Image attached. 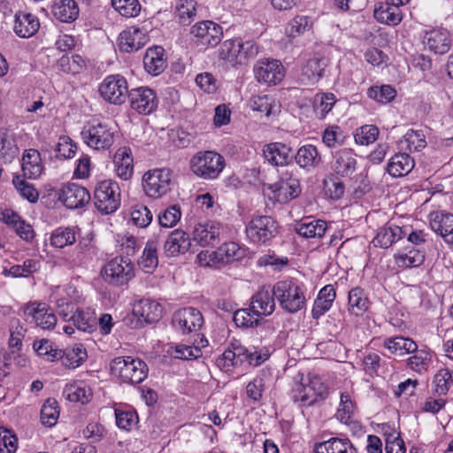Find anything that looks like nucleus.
<instances>
[{
    "mask_svg": "<svg viewBox=\"0 0 453 453\" xmlns=\"http://www.w3.org/2000/svg\"><path fill=\"white\" fill-rule=\"evenodd\" d=\"M327 392L326 384L315 374L302 375L292 389V399L301 407L313 405Z\"/></svg>",
    "mask_w": 453,
    "mask_h": 453,
    "instance_id": "nucleus-2",
    "label": "nucleus"
},
{
    "mask_svg": "<svg viewBox=\"0 0 453 453\" xmlns=\"http://www.w3.org/2000/svg\"><path fill=\"white\" fill-rule=\"evenodd\" d=\"M101 97L107 103L120 105L128 95L127 80L120 74L106 76L98 88Z\"/></svg>",
    "mask_w": 453,
    "mask_h": 453,
    "instance_id": "nucleus-11",
    "label": "nucleus"
},
{
    "mask_svg": "<svg viewBox=\"0 0 453 453\" xmlns=\"http://www.w3.org/2000/svg\"><path fill=\"white\" fill-rule=\"evenodd\" d=\"M157 242L156 241H148L142 256L139 260V266L146 273H151L157 268Z\"/></svg>",
    "mask_w": 453,
    "mask_h": 453,
    "instance_id": "nucleus-43",
    "label": "nucleus"
},
{
    "mask_svg": "<svg viewBox=\"0 0 453 453\" xmlns=\"http://www.w3.org/2000/svg\"><path fill=\"white\" fill-rule=\"evenodd\" d=\"M111 5L120 15L127 18L138 16L142 8L138 0H111Z\"/></svg>",
    "mask_w": 453,
    "mask_h": 453,
    "instance_id": "nucleus-57",
    "label": "nucleus"
},
{
    "mask_svg": "<svg viewBox=\"0 0 453 453\" xmlns=\"http://www.w3.org/2000/svg\"><path fill=\"white\" fill-rule=\"evenodd\" d=\"M127 97L131 109L139 114L149 115L157 109L158 104L155 91L148 87L133 88Z\"/></svg>",
    "mask_w": 453,
    "mask_h": 453,
    "instance_id": "nucleus-15",
    "label": "nucleus"
},
{
    "mask_svg": "<svg viewBox=\"0 0 453 453\" xmlns=\"http://www.w3.org/2000/svg\"><path fill=\"white\" fill-rule=\"evenodd\" d=\"M367 96L378 103L387 104L395 97L396 91L390 85L375 86L368 89Z\"/></svg>",
    "mask_w": 453,
    "mask_h": 453,
    "instance_id": "nucleus-59",
    "label": "nucleus"
},
{
    "mask_svg": "<svg viewBox=\"0 0 453 453\" xmlns=\"http://www.w3.org/2000/svg\"><path fill=\"white\" fill-rule=\"evenodd\" d=\"M332 170L341 177L350 176L357 169L356 155L350 149H342L334 152Z\"/></svg>",
    "mask_w": 453,
    "mask_h": 453,
    "instance_id": "nucleus-21",
    "label": "nucleus"
},
{
    "mask_svg": "<svg viewBox=\"0 0 453 453\" xmlns=\"http://www.w3.org/2000/svg\"><path fill=\"white\" fill-rule=\"evenodd\" d=\"M270 189L280 203H287L301 194L299 180L288 171L282 173L280 180L271 185Z\"/></svg>",
    "mask_w": 453,
    "mask_h": 453,
    "instance_id": "nucleus-16",
    "label": "nucleus"
},
{
    "mask_svg": "<svg viewBox=\"0 0 453 453\" xmlns=\"http://www.w3.org/2000/svg\"><path fill=\"white\" fill-rule=\"evenodd\" d=\"M354 449L347 439L331 438L316 445V453H353Z\"/></svg>",
    "mask_w": 453,
    "mask_h": 453,
    "instance_id": "nucleus-41",
    "label": "nucleus"
},
{
    "mask_svg": "<svg viewBox=\"0 0 453 453\" xmlns=\"http://www.w3.org/2000/svg\"><path fill=\"white\" fill-rule=\"evenodd\" d=\"M295 160L301 168L311 171L320 164L321 156L314 145L307 144L298 149Z\"/></svg>",
    "mask_w": 453,
    "mask_h": 453,
    "instance_id": "nucleus-32",
    "label": "nucleus"
},
{
    "mask_svg": "<svg viewBox=\"0 0 453 453\" xmlns=\"http://www.w3.org/2000/svg\"><path fill=\"white\" fill-rule=\"evenodd\" d=\"M337 102L333 93H318L312 100L313 112L318 119H325Z\"/></svg>",
    "mask_w": 453,
    "mask_h": 453,
    "instance_id": "nucleus-37",
    "label": "nucleus"
},
{
    "mask_svg": "<svg viewBox=\"0 0 453 453\" xmlns=\"http://www.w3.org/2000/svg\"><path fill=\"white\" fill-rule=\"evenodd\" d=\"M190 170L203 180H215L223 172L226 161L222 155L214 150L196 153L189 162Z\"/></svg>",
    "mask_w": 453,
    "mask_h": 453,
    "instance_id": "nucleus-3",
    "label": "nucleus"
},
{
    "mask_svg": "<svg viewBox=\"0 0 453 453\" xmlns=\"http://www.w3.org/2000/svg\"><path fill=\"white\" fill-rule=\"evenodd\" d=\"M268 357L269 353L267 351L265 353H258L256 350L252 352L235 341L231 343V347L226 349L216 362L222 371L229 372L244 361L251 365L257 366L267 360Z\"/></svg>",
    "mask_w": 453,
    "mask_h": 453,
    "instance_id": "nucleus-1",
    "label": "nucleus"
},
{
    "mask_svg": "<svg viewBox=\"0 0 453 453\" xmlns=\"http://www.w3.org/2000/svg\"><path fill=\"white\" fill-rule=\"evenodd\" d=\"M265 160L273 166H285L293 159L292 148L286 143L274 142L263 147Z\"/></svg>",
    "mask_w": 453,
    "mask_h": 453,
    "instance_id": "nucleus-19",
    "label": "nucleus"
},
{
    "mask_svg": "<svg viewBox=\"0 0 453 453\" xmlns=\"http://www.w3.org/2000/svg\"><path fill=\"white\" fill-rule=\"evenodd\" d=\"M224 226L216 221H206L198 223L193 230V240L201 246L214 245L219 240Z\"/></svg>",
    "mask_w": 453,
    "mask_h": 453,
    "instance_id": "nucleus-18",
    "label": "nucleus"
},
{
    "mask_svg": "<svg viewBox=\"0 0 453 453\" xmlns=\"http://www.w3.org/2000/svg\"><path fill=\"white\" fill-rule=\"evenodd\" d=\"M74 231L70 227H58L51 234L50 242L56 248H64L75 242Z\"/></svg>",
    "mask_w": 453,
    "mask_h": 453,
    "instance_id": "nucleus-58",
    "label": "nucleus"
},
{
    "mask_svg": "<svg viewBox=\"0 0 453 453\" xmlns=\"http://www.w3.org/2000/svg\"><path fill=\"white\" fill-rule=\"evenodd\" d=\"M117 426L123 430L129 431L138 423V416L133 410H115Z\"/></svg>",
    "mask_w": 453,
    "mask_h": 453,
    "instance_id": "nucleus-64",
    "label": "nucleus"
},
{
    "mask_svg": "<svg viewBox=\"0 0 453 453\" xmlns=\"http://www.w3.org/2000/svg\"><path fill=\"white\" fill-rule=\"evenodd\" d=\"M336 296L335 290L332 285H326L320 289L317 299L314 302V309L321 311H327L332 307L333 302Z\"/></svg>",
    "mask_w": 453,
    "mask_h": 453,
    "instance_id": "nucleus-60",
    "label": "nucleus"
},
{
    "mask_svg": "<svg viewBox=\"0 0 453 453\" xmlns=\"http://www.w3.org/2000/svg\"><path fill=\"white\" fill-rule=\"evenodd\" d=\"M431 228L439 234L445 242L453 245V214L441 211L430 214Z\"/></svg>",
    "mask_w": 453,
    "mask_h": 453,
    "instance_id": "nucleus-23",
    "label": "nucleus"
},
{
    "mask_svg": "<svg viewBox=\"0 0 453 453\" xmlns=\"http://www.w3.org/2000/svg\"><path fill=\"white\" fill-rule=\"evenodd\" d=\"M273 294L280 307L286 311H299L305 308L303 290L292 280H281L275 284Z\"/></svg>",
    "mask_w": 453,
    "mask_h": 453,
    "instance_id": "nucleus-7",
    "label": "nucleus"
},
{
    "mask_svg": "<svg viewBox=\"0 0 453 453\" xmlns=\"http://www.w3.org/2000/svg\"><path fill=\"white\" fill-rule=\"evenodd\" d=\"M425 261V253L417 249H412L407 253L397 254L395 256V262L398 267L408 268L417 267Z\"/></svg>",
    "mask_w": 453,
    "mask_h": 453,
    "instance_id": "nucleus-48",
    "label": "nucleus"
},
{
    "mask_svg": "<svg viewBox=\"0 0 453 453\" xmlns=\"http://www.w3.org/2000/svg\"><path fill=\"white\" fill-rule=\"evenodd\" d=\"M190 35L197 46L214 47L221 41L223 30L219 24L211 20H203L192 26Z\"/></svg>",
    "mask_w": 453,
    "mask_h": 453,
    "instance_id": "nucleus-13",
    "label": "nucleus"
},
{
    "mask_svg": "<svg viewBox=\"0 0 453 453\" xmlns=\"http://www.w3.org/2000/svg\"><path fill=\"white\" fill-rule=\"evenodd\" d=\"M64 395L71 402L87 403L92 397L90 388L83 381H76L65 386Z\"/></svg>",
    "mask_w": 453,
    "mask_h": 453,
    "instance_id": "nucleus-40",
    "label": "nucleus"
},
{
    "mask_svg": "<svg viewBox=\"0 0 453 453\" xmlns=\"http://www.w3.org/2000/svg\"><path fill=\"white\" fill-rule=\"evenodd\" d=\"M402 147L412 151H419L426 146V136L423 131L410 130L403 136L401 142Z\"/></svg>",
    "mask_w": 453,
    "mask_h": 453,
    "instance_id": "nucleus-52",
    "label": "nucleus"
},
{
    "mask_svg": "<svg viewBox=\"0 0 453 453\" xmlns=\"http://www.w3.org/2000/svg\"><path fill=\"white\" fill-rule=\"evenodd\" d=\"M61 71L67 73H80L86 66V62L80 55L63 56L58 60Z\"/></svg>",
    "mask_w": 453,
    "mask_h": 453,
    "instance_id": "nucleus-53",
    "label": "nucleus"
},
{
    "mask_svg": "<svg viewBox=\"0 0 453 453\" xmlns=\"http://www.w3.org/2000/svg\"><path fill=\"white\" fill-rule=\"evenodd\" d=\"M83 142L94 150H107L114 142V132L106 123L88 121L81 133Z\"/></svg>",
    "mask_w": 453,
    "mask_h": 453,
    "instance_id": "nucleus-6",
    "label": "nucleus"
},
{
    "mask_svg": "<svg viewBox=\"0 0 453 453\" xmlns=\"http://www.w3.org/2000/svg\"><path fill=\"white\" fill-rule=\"evenodd\" d=\"M203 323V313H178L173 320V326L182 334H189L199 329Z\"/></svg>",
    "mask_w": 453,
    "mask_h": 453,
    "instance_id": "nucleus-38",
    "label": "nucleus"
},
{
    "mask_svg": "<svg viewBox=\"0 0 453 453\" xmlns=\"http://www.w3.org/2000/svg\"><path fill=\"white\" fill-rule=\"evenodd\" d=\"M370 303L367 294L363 288L356 287L349 292V305L351 309L366 311Z\"/></svg>",
    "mask_w": 453,
    "mask_h": 453,
    "instance_id": "nucleus-63",
    "label": "nucleus"
},
{
    "mask_svg": "<svg viewBox=\"0 0 453 453\" xmlns=\"http://www.w3.org/2000/svg\"><path fill=\"white\" fill-rule=\"evenodd\" d=\"M191 246L189 235L180 229L173 231L165 242L164 249L167 256L174 257L186 253Z\"/></svg>",
    "mask_w": 453,
    "mask_h": 453,
    "instance_id": "nucleus-26",
    "label": "nucleus"
},
{
    "mask_svg": "<svg viewBox=\"0 0 453 453\" xmlns=\"http://www.w3.org/2000/svg\"><path fill=\"white\" fill-rule=\"evenodd\" d=\"M274 296L273 291L271 292L265 288L260 289L251 299L250 311H258V310L273 311L275 309Z\"/></svg>",
    "mask_w": 453,
    "mask_h": 453,
    "instance_id": "nucleus-45",
    "label": "nucleus"
},
{
    "mask_svg": "<svg viewBox=\"0 0 453 453\" xmlns=\"http://www.w3.org/2000/svg\"><path fill=\"white\" fill-rule=\"evenodd\" d=\"M172 171L169 168H156L144 173L142 187L145 194L153 198H159L170 190Z\"/></svg>",
    "mask_w": 453,
    "mask_h": 453,
    "instance_id": "nucleus-10",
    "label": "nucleus"
},
{
    "mask_svg": "<svg viewBox=\"0 0 453 453\" xmlns=\"http://www.w3.org/2000/svg\"><path fill=\"white\" fill-rule=\"evenodd\" d=\"M176 15L182 25H189L196 16L195 0H180L176 6Z\"/></svg>",
    "mask_w": 453,
    "mask_h": 453,
    "instance_id": "nucleus-50",
    "label": "nucleus"
},
{
    "mask_svg": "<svg viewBox=\"0 0 453 453\" xmlns=\"http://www.w3.org/2000/svg\"><path fill=\"white\" fill-rule=\"evenodd\" d=\"M426 48L435 54H445L451 47V39L448 31L433 29L426 31L423 36Z\"/></svg>",
    "mask_w": 453,
    "mask_h": 453,
    "instance_id": "nucleus-25",
    "label": "nucleus"
},
{
    "mask_svg": "<svg viewBox=\"0 0 453 453\" xmlns=\"http://www.w3.org/2000/svg\"><path fill=\"white\" fill-rule=\"evenodd\" d=\"M39 267L40 263L38 260L27 259L22 265H15L11 268H4L2 273L5 277H28L33 273L37 272Z\"/></svg>",
    "mask_w": 453,
    "mask_h": 453,
    "instance_id": "nucleus-47",
    "label": "nucleus"
},
{
    "mask_svg": "<svg viewBox=\"0 0 453 453\" xmlns=\"http://www.w3.org/2000/svg\"><path fill=\"white\" fill-rule=\"evenodd\" d=\"M384 346L391 353L403 356L413 353L417 350L418 346L415 342L410 338L394 337L385 340Z\"/></svg>",
    "mask_w": 453,
    "mask_h": 453,
    "instance_id": "nucleus-42",
    "label": "nucleus"
},
{
    "mask_svg": "<svg viewBox=\"0 0 453 453\" xmlns=\"http://www.w3.org/2000/svg\"><path fill=\"white\" fill-rule=\"evenodd\" d=\"M111 372L124 382L138 384L148 375L146 364L131 357H119L111 363Z\"/></svg>",
    "mask_w": 453,
    "mask_h": 453,
    "instance_id": "nucleus-4",
    "label": "nucleus"
},
{
    "mask_svg": "<svg viewBox=\"0 0 453 453\" xmlns=\"http://www.w3.org/2000/svg\"><path fill=\"white\" fill-rule=\"evenodd\" d=\"M164 51L160 46L147 49L143 57V65L149 73L157 76L165 69L166 61L164 58Z\"/></svg>",
    "mask_w": 453,
    "mask_h": 453,
    "instance_id": "nucleus-29",
    "label": "nucleus"
},
{
    "mask_svg": "<svg viewBox=\"0 0 453 453\" xmlns=\"http://www.w3.org/2000/svg\"><path fill=\"white\" fill-rule=\"evenodd\" d=\"M88 358L87 350L81 343H75L73 346L62 350V363L65 367L77 368Z\"/></svg>",
    "mask_w": 453,
    "mask_h": 453,
    "instance_id": "nucleus-35",
    "label": "nucleus"
},
{
    "mask_svg": "<svg viewBox=\"0 0 453 453\" xmlns=\"http://www.w3.org/2000/svg\"><path fill=\"white\" fill-rule=\"evenodd\" d=\"M245 250L234 242H226L214 251L201 252L198 259L206 266H219L242 259Z\"/></svg>",
    "mask_w": 453,
    "mask_h": 453,
    "instance_id": "nucleus-8",
    "label": "nucleus"
},
{
    "mask_svg": "<svg viewBox=\"0 0 453 453\" xmlns=\"http://www.w3.org/2000/svg\"><path fill=\"white\" fill-rule=\"evenodd\" d=\"M254 77L261 84L275 86L285 77V68L277 59L263 58L256 62L253 67Z\"/></svg>",
    "mask_w": 453,
    "mask_h": 453,
    "instance_id": "nucleus-12",
    "label": "nucleus"
},
{
    "mask_svg": "<svg viewBox=\"0 0 453 453\" xmlns=\"http://www.w3.org/2000/svg\"><path fill=\"white\" fill-rule=\"evenodd\" d=\"M145 33L136 27H129L122 31L118 38L119 48L121 51L133 52L142 48L147 42Z\"/></svg>",
    "mask_w": 453,
    "mask_h": 453,
    "instance_id": "nucleus-24",
    "label": "nucleus"
},
{
    "mask_svg": "<svg viewBox=\"0 0 453 453\" xmlns=\"http://www.w3.org/2000/svg\"><path fill=\"white\" fill-rule=\"evenodd\" d=\"M407 234V226L401 227L393 222H388L377 231L372 243L375 247L387 249Z\"/></svg>",
    "mask_w": 453,
    "mask_h": 453,
    "instance_id": "nucleus-20",
    "label": "nucleus"
},
{
    "mask_svg": "<svg viewBox=\"0 0 453 453\" xmlns=\"http://www.w3.org/2000/svg\"><path fill=\"white\" fill-rule=\"evenodd\" d=\"M40 27L38 18L31 13L19 12L15 14L14 32L21 38L33 36Z\"/></svg>",
    "mask_w": 453,
    "mask_h": 453,
    "instance_id": "nucleus-27",
    "label": "nucleus"
},
{
    "mask_svg": "<svg viewBox=\"0 0 453 453\" xmlns=\"http://www.w3.org/2000/svg\"><path fill=\"white\" fill-rule=\"evenodd\" d=\"M94 203L103 214H110L118 210L120 205V188L112 180L99 181L94 190Z\"/></svg>",
    "mask_w": 453,
    "mask_h": 453,
    "instance_id": "nucleus-5",
    "label": "nucleus"
},
{
    "mask_svg": "<svg viewBox=\"0 0 453 453\" xmlns=\"http://www.w3.org/2000/svg\"><path fill=\"white\" fill-rule=\"evenodd\" d=\"M59 418L58 402L55 399L49 398L43 403L41 410V420L44 426H53Z\"/></svg>",
    "mask_w": 453,
    "mask_h": 453,
    "instance_id": "nucleus-54",
    "label": "nucleus"
},
{
    "mask_svg": "<svg viewBox=\"0 0 453 453\" xmlns=\"http://www.w3.org/2000/svg\"><path fill=\"white\" fill-rule=\"evenodd\" d=\"M102 275L110 284L123 286L134 277V264L128 257H116L104 266Z\"/></svg>",
    "mask_w": 453,
    "mask_h": 453,
    "instance_id": "nucleus-9",
    "label": "nucleus"
},
{
    "mask_svg": "<svg viewBox=\"0 0 453 453\" xmlns=\"http://www.w3.org/2000/svg\"><path fill=\"white\" fill-rule=\"evenodd\" d=\"M239 47V37L225 40L219 48V58L232 66L238 65Z\"/></svg>",
    "mask_w": 453,
    "mask_h": 453,
    "instance_id": "nucleus-44",
    "label": "nucleus"
},
{
    "mask_svg": "<svg viewBox=\"0 0 453 453\" xmlns=\"http://www.w3.org/2000/svg\"><path fill=\"white\" fill-rule=\"evenodd\" d=\"M87 188L76 183L65 184L58 192V199L69 209H78L87 204L90 200Z\"/></svg>",
    "mask_w": 453,
    "mask_h": 453,
    "instance_id": "nucleus-17",
    "label": "nucleus"
},
{
    "mask_svg": "<svg viewBox=\"0 0 453 453\" xmlns=\"http://www.w3.org/2000/svg\"><path fill=\"white\" fill-rule=\"evenodd\" d=\"M131 220L138 227H147L152 221L153 216L147 206L143 204H135L132 207Z\"/></svg>",
    "mask_w": 453,
    "mask_h": 453,
    "instance_id": "nucleus-62",
    "label": "nucleus"
},
{
    "mask_svg": "<svg viewBox=\"0 0 453 453\" xmlns=\"http://www.w3.org/2000/svg\"><path fill=\"white\" fill-rule=\"evenodd\" d=\"M374 17L380 23L395 26L401 22L403 14L398 6L392 5L386 0L384 4L374 10Z\"/></svg>",
    "mask_w": 453,
    "mask_h": 453,
    "instance_id": "nucleus-39",
    "label": "nucleus"
},
{
    "mask_svg": "<svg viewBox=\"0 0 453 453\" xmlns=\"http://www.w3.org/2000/svg\"><path fill=\"white\" fill-rule=\"evenodd\" d=\"M296 233L305 238H321L326 231V223L321 219H302L296 227Z\"/></svg>",
    "mask_w": 453,
    "mask_h": 453,
    "instance_id": "nucleus-34",
    "label": "nucleus"
},
{
    "mask_svg": "<svg viewBox=\"0 0 453 453\" xmlns=\"http://www.w3.org/2000/svg\"><path fill=\"white\" fill-rule=\"evenodd\" d=\"M93 313H63L65 319L72 322L73 326L80 331H91L96 326V319Z\"/></svg>",
    "mask_w": 453,
    "mask_h": 453,
    "instance_id": "nucleus-49",
    "label": "nucleus"
},
{
    "mask_svg": "<svg viewBox=\"0 0 453 453\" xmlns=\"http://www.w3.org/2000/svg\"><path fill=\"white\" fill-rule=\"evenodd\" d=\"M379 135V129L373 125H365L357 128L354 133L356 143L359 145H369L373 143Z\"/></svg>",
    "mask_w": 453,
    "mask_h": 453,
    "instance_id": "nucleus-61",
    "label": "nucleus"
},
{
    "mask_svg": "<svg viewBox=\"0 0 453 453\" xmlns=\"http://www.w3.org/2000/svg\"><path fill=\"white\" fill-rule=\"evenodd\" d=\"M22 171L30 179L41 176L43 171L41 153L35 149L25 150L22 157Z\"/></svg>",
    "mask_w": 453,
    "mask_h": 453,
    "instance_id": "nucleus-30",
    "label": "nucleus"
},
{
    "mask_svg": "<svg viewBox=\"0 0 453 453\" xmlns=\"http://www.w3.org/2000/svg\"><path fill=\"white\" fill-rule=\"evenodd\" d=\"M276 232L275 221L269 216H257L248 223L246 234L253 243H265Z\"/></svg>",
    "mask_w": 453,
    "mask_h": 453,
    "instance_id": "nucleus-14",
    "label": "nucleus"
},
{
    "mask_svg": "<svg viewBox=\"0 0 453 453\" xmlns=\"http://www.w3.org/2000/svg\"><path fill=\"white\" fill-rule=\"evenodd\" d=\"M160 319V313H126L122 319L127 326L132 328H139Z\"/></svg>",
    "mask_w": 453,
    "mask_h": 453,
    "instance_id": "nucleus-51",
    "label": "nucleus"
},
{
    "mask_svg": "<svg viewBox=\"0 0 453 453\" xmlns=\"http://www.w3.org/2000/svg\"><path fill=\"white\" fill-rule=\"evenodd\" d=\"M33 349L39 357H42L49 362H54L62 357V350L57 349L53 342L47 339L35 341Z\"/></svg>",
    "mask_w": 453,
    "mask_h": 453,
    "instance_id": "nucleus-46",
    "label": "nucleus"
},
{
    "mask_svg": "<svg viewBox=\"0 0 453 453\" xmlns=\"http://www.w3.org/2000/svg\"><path fill=\"white\" fill-rule=\"evenodd\" d=\"M239 46L238 65L248 64V62L255 58L259 52L257 44L252 40L242 41V39L239 37Z\"/></svg>",
    "mask_w": 453,
    "mask_h": 453,
    "instance_id": "nucleus-56",
    "label": "nucleus"
},
{
    "mask_svg": "<svg viewBox=\"0 0 453 453\" xmlns=\"http://www.w3.org/2000/svg\"><path fill=\"white\" fill-rule=\"evenodd\" d=\"M21 135L13 129L0 128V158L4 163H11L18 156V138Z\"/></svg>",
    "mask_w": 453,
    "mask_h": 453,
    "instance_id": "nucleus-22",
    "label": "nucleus"
},
{
    "mask_svg": "<svg viewBox=\"0 0 453 453\" xmlns=\"http://www.w3.org/2000/svg\"><path fill=\"white\" fill-rule=\"evenodd\" d=\"M356 406L349 393L341 395L340 405L336 412V418L343 424H349L352 420Z\"/></svg>",
    "mask_w": 453,
    "mask_h": 453,
    "instance_id": "nucleus-55",
    "label": "nucleus"
},
{
    "mask_svg": "<svg viewBox=\"0 0 453 453\" xmlns=\"http://www.w3.org/2000/svg\"><path fill=\"white\" fill-rule=\"evenodd\" d=\"M52 13L61 22H73L79 16V7L74 0H56Z\"/></svg>",
    "mask_w": 453,
    "mask_h": 453,
    "instance_id": "nucleus-33",
    "label": "nucleus"
},
{
    "mask_svg": "<svg viewBox=\"0 0 453 453\" xmlns=\"http://www.w3.org/2000/svg\"><path fill=\"white\" fill-rule=\"evenodd\" d=\"M414 167V160L406 153L395 154L388 164V173L394 177L407 175Z\"/></svg>",
    "mask_w": 453,
    "mask_h": 453,
    "instance_id": "nucleus-36",
    "label": "nucleus"
},
{
    "mask_svg": "<svg viewBox=\"0 0 453 453\" xmlns=\"http://www.w3.org/2000/svg\"><path fill=\"white\" fill-rule=\"evenodd\" d=\"M113 163L118 177L122 180H129L133 176L134 165L131 149L128 147L119 148L114 155Z\"/></svg>",
    "mask_w": 453,
    "mask_h": 453,
    "instance_id": "nucleus-28",
    "label": "nucleus"
},
{
    "mask_svg": "<svg viewBox=\"0 0 453 453\" xmlns=\"http://www.w3.org/2000/svg\"><path fill=\"white\" fill-rule=\"evenodd\" d=\"M328 60L324 57H314L309 59L302 68L303 81L314 84L324 75Z\"/></svg>",
    "mask_w": 453,
    "mask_h": 453,
    "instance_id": "nucleus-31",
    "label": "nucleus"
}]
</instances>
